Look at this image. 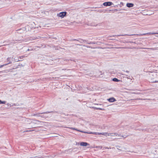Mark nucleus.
Segmentation results:
<instances>
[{
	"mask_svg": "<svg viewBox=\"0 0 158 158\" xmlns=\"http://www.w3.org/2000/svg\"><path fill=\"white\" fill-rule=\"evenodd\" d=\"M149 75V79L151 82L153 83L158 82V75L155 73H151Z\"/></svg>",
	"mask_w": 158,
	"mask_h": 158,
	"instance_id": "obj_1",
	"label": "nucleus"
},
{
	"mask_svg": "<svg viewBox=\"0 0 158 158\" xmlns=\"http://www.w3.org/2000/svg\"><path fill=\"white\" fill-rule=\"evenodd\" d=\"M52 112V111H50V112H42L40 113L39 114H35L33 115L34 116H36L37 117H43L44 118H46L47 117H48L49 116H47L46 115H40V114H47L48 113H51Z\"/></svg>",
	"mask_w": 158,
	"mask_h": 158,
	"instance_id": "obj_2",
	"label": "nucleus"
},
{
	"mask_svg": "<svg viewBox=\"0 0 158 158\" xmlns=\"http://www.w3.org/2000/svg\"><path fill=\"white\" fill-rule=\"evenodd\" d=\"M69 128L70 129H71L75 130L81 132H82L84 133H88L89 134H95V135H99L98 132H87L86 131H81L79 130H78L77 129H76L75 128H74V127H69Z\"/></svg>",
	"mask_w": 158,
	"mask_h": 158,
	"instance_id": "obj_3",
	"label": "nucleus"
},
{
	"mask_svg": "<svg viewBox=\"0 0 158 158\" xmlns=\"http://www.w3.org/2000/svg\"><path fill=\"white\" fill-rule=\"evenodd\" d=\"M67 13L66 12H63L60 13L58 15L59 17H61L62 18H63L65 16Z\"/></svg>",
	"mask_w": 158,
	"mask_h": 158,
	"instance_id": "obj_4",
	"label": "nucleus"
},
{
	"mask_svg": "<svg viewBox=\"0 0 158 158\" xmlns=\"http://www.w3.org/2000/svg\"><path fill=\"white\" fill-rule=\"evenodd\" d=\"M99 135H104L106 136H109L110 135L112 136H113V135H111V133H108V132H103V133H99Z\"/></svg>",
	"mask_w": 158,
	"mask_h": 158,
	"instance_id": "obj_5",
	"label": "nucleus"
},
{
	"mask_svg": "<svg viewBox=\"0 0 158 158\" xmlns=\"http://www.w3.org/2000/svg\"><path fill=\"white\" fill-rule=\"evenodd\" d=\"M111 2H106L103 3V5L104 6H110L112 4Z\"/></svg>",
	"mask_w": 158,
	"mask_h": 158,
	"instance_id": "obj_6",
	"label": "nucleus"
},
{
	"mask_svg": "<svg viewBox=\"0 0 158 158\" xmlns=\"http://www.w3.org/2000/svg\"><path fill=\"white\" fill-rule=\"evenodd\" d=\"M26 30V29L24 28H23V29L21 28L20 29H19V30H17V33H23L24 31Z\"/></svg>",
	"mask_w": 158,
	"mask_h": 158,
	"instance_id": "obj_7",
	"label": "nucleus"
},
{
	"mask_svg": "<svg viewBox=\"0 0 158 158\" xmlns=\"http://www.w3.org/2000/svg\"><path fill=\"white\" fill-rule=\"evenodd\" d=\"M107 100H108L110 102H112L116 101V100L114 97L110 98L108 99Z\"/></svg>",
	"mask_w": 158,
	"mask_h": 158,
	"instance_id": "obj_8",
	"label": "nucleus"
},
{
	"mask_svg": "<svg viewBox=\"0 0 158 158\" xmlns=\"http://www.w3.org/2000/svg\"><path fill=\"white\" fill-rule=\"evenodd\" d=\"M80 145L81 146H86L89 145V144L86 142H82L80 143Z\"/></svg>",
	"mask_w": 158,
	"mask_h": 158,
	"instance_id": "obj_9",
	"label": "nucleus"
},
{
	"mask_svg": "<svg viewBox=\"0 0 158 158\" xmlns=\"http://www.w3.org/2000/svg\"><path fill=\"white\" fill-rule=\"evenodd\" d=\"M158 34V33H155V32H148L146 33H145L144 34V35H155V34Z\"/></svg>",
	"mask_w": 158,
	"mask_h": 158,
	"instance_id": "obj_10",
	"label": "nucleus"
},
{
	"mask_svg": "<svg viewBox=\"0 0 158 158\" xmlns=\"http://www.w3.org/2000/svg\"><path fill=\"white\" fill-rule=\"evenodd\" d=\"M127 6L128 7H132L133 6L134 4L132 3H127Z\"/></svg>",
	"mask_w": 158,
	"mask_h": 158,
	"instance_id": "obj_11",
	"label": "nucleus"
},
{
	"mask_svg": "<svg viewBox=\"0 0 158 158\" xmlns=\"http://www.w3.org/2000/svg\"><path fill=\"white\" fill-rule=\"evenodd\" d=\"M13 58V57L11 58V57H8L7 59V61L9 62V63H7V65L9 64H10L12 63L11 62V59H12Z\"/></svg>",
	"mask_w": 158,
	"mask_h": 158,
	"instance_id": "obj_12",
	"label": "nucleus"
},
{
	"mask_svg": "<svg viewBox=\"0 0 158 158\" xmlns=\"http://www.w3.org/2000/svg\"><path fill=\"white\" fill-rule=\"evenodd\" d=\"M81 41H78L80 43H86L87 41L86 40H81Z\"/></svg>",
	"mask_w": 158,
	"mask_h": 158,
	"instance_id": "obj_13",
	"label": "nucleus"
},
{
	"mask_svg": "<svg viewBox=\"0 0 158 158\" xmlns=\"http://www.w3.org/2000/svg\"><path fill=\"white\" fill-rule=\"evenodd\" d=\"M113 81H115V82H118L119 81H120V80H118L117 78H114L113 79Z\"/></svg>",
	"mask_w": 158,
	"mask_h": 158,
	"instance_id": "obj_14",
	"label": "nucleus"
},
{
	"mask_svg": "<svg viewBox=\"0 0 158 158\" xmlns=\"http://www.w3.org/2000/svg\"><path fill=\"white\" fill-rule=\"evenodd\" d=\"M6 102V101H2L0 100V104H5Z\"/></svg>",
	"mask_w": 158,
	"mask_h": 158,
	"instance_id": "obj_15",
	"label": "nucleus"
},
{
	"mask_svg": "<svg viewBox=\"0 0 158 158\" xmlns=\"http://www.w3.org/2000/svg\"><path fill=\"white\" fill-rule=\"evenodd\" d=\"M111 135H116V136H120V135H118V134L116 133H111Z\"/></svg>",
	"mask_w": 158,
	"mask_h": 158,
	"instance_id": "obj_16",
	"label": "nucleus"
},
{
	"mask_svg": "<svg viewBox=\"0 0 158 158\" xmlns=\"http://www.w3.org/2000/svg\"><path fill=\"white\" fill-rule=\"evenodd\" d=\"M7 65V64H4L3 65H0V68H1L2 67H3Z\"/></svg>",
	"mask_w": 158,
	"mask_h": 158,
	"instance_id": "obj_17",
	"label": "nucleus"
},
{
	"mask_svg": "<svg viewBox=\"0 0 158 158\" xmlns=\"http://www.w3.org/2000/svg\"><path fill=\"white\" fill-rule=\"evenodd\" d=\"M95 109L96 110H103V109H102V108H97V107L95 108Z\"/></svg>",
	"mask_w": 158,
	"mask_h": 158,
	"instance_id": "obj_18",
	"label": "nucleus"
},
{
	"mask_svg": "<svg viewBox=\"0 0 158 158\" xmlns=\"http://www.w3.org/2000/svg\"><path fill=\"white\" fill-rule=\"evenodd\" d=\"M128 135L126 136V135H120V136L123 137L124 138H126L127 137H128Z\"/></svg>",
	"mask_w": 158,
	"mask_h": 158,
	"instance_id": "obj_19",
	"label": "nucleus"
},
{
	"mask_svg": "<svg viewBox=\"0 0 158 158\" xmlns=\"http://www.w3.org/2000/svg\"><path fill=\"white\" fill-rule=\"evenodd\" d=\"M89 44H95V43L94 42H90V43H88Z\"/></svg>",
	"mask_w": 158,
	"mask_h": 158,
	"instance_id": "obj_20",
	"label": "nucleus"
},
{
	"mask_svg": "<svg viewBox=\"0 0 158 158\" xmlns=\"http://www.w3.org/2000/svg\"><path fill=\"white\" fill-rule=\"evenodd\" d=\"M104 149L105 148V149H111L110 148H108V147H104Z\"/></svg>",
	"mask_w": 158,
	"mask_h": 158,
	"instance_id": "obj_21",
	"label": "nucleus"
},
{
	"mask_svg": "<svg viewBox=\"0 0 158 158\" xmlns=\"http://www.w3.org/2000/svg\"><path fill=\"white\" fill-rule=\"evenodd\" d=\"M146 49H151L152 50H156L155 49V48H146Z\"/></svg>",
	"mask_w": 158,
	"mask_h": 158,
	"instance_id": "obj_22",
	"label": "nucleus"
},
{
	"mask_svg": "<svg viewBox=\"0 0 158 158\" xmlns=\"http://www.w3.org/2000/svg\"><path fill=\"white\" fill-rule=\"evenodd\" d=\"M98 12H102V10H98Z\"/></svg>",
	"mask_w": 158,
	"mask_h": 158,
	"instance_id": "obj_23",
	"label": "nucleus"
},
{
	"mask_svg": "<svg viewBox=\"0 0 158 158\" xmlns=\"http://www.w3.org/2000/svg\"><path fill=\"white\" fill-rule=\"evenodd\" d=\"M126 72L127 73H129V71L127 70L126 71Z\"/></svg>",
	"mask_w": 158,
	"mask_h": 158,
	"instance_id": "obj_24",
	"label": "nucleus"
},
{
	"mask_svg": "<svg viewBox=\"0 0 158 158\" xmlns=\"http://www.w3.org/2000/svg\"><path fill=\"white\" fill-rule=\"evenodd\" d=\"M73 40H77V41H79L78 40H76V39H73Z\"/></svg>",
	"mask_w": 158,
	"mask_h": 158,
	"instance_id": "obj_25",
	"label": "nucleus"
},
{
	"mask_svg": "<svg viewBox=\"0 0 158 158\" xmlns=\"http://www.w3.org/2000/svg\"><path fill=\"white\" fill-rule=\"evenodd\" d=\"M135 35V34H134V35Z\"/></svg>",
	"mask_w": 158,
	"mask_h": 158,
	"instance_id": "obj_26",
	"label": "nucleus"
},
{
	"mask_svg": "<svg viewBox=\"0 0 158 158\" xmlns=\"http://www.w3.org/2000/svg\"><path fill=\"white\" fill-rule=\"evenodd\" d=\"M31 50L30 49H28L27 50V51H31Z\"/></svg>",
	"mask_w": 158,
	"mask_h": 158,
	"instance_id": "obj_27",
	"label": "nucleus"
},
{
	"mask_svg": "<svg viewBox=\"0 0 158 158\" xmlns=\"http://www.w3.org/2000/svg\"><path fill=\"white\" fill-rule=\"evenodd\" d=\"M36 121H37V122H40V121H39V120H36Z\"/></svg>",
	"mask_w": 158,
	"mask_h": 158,
	"instance_id": "obj_28",
	"label": "nucleus"
},
{
	"mask_svg": "<svg viewBox=\"0 0 158 158\" xmlns=\"http://www.w3.org/2000/svg\"><path fill=\"white\" fill-rule=\"evenodd\" d=\"M156 49H157V50H158V48H156Z\"/></svg>",
	"mask_w": 158,
	"mask_h": 158,
	"instance_id": "obj_29",
	"label": "nucleus"
},
{
	"mask_svg": "<svg viewBox=\"0 0 158 158\" xmlns=\"http://www.w3.org/2000/svg\"><path fill=\"white\" fill-rule=\"evenodd\" d=\"M55 112V113H57V112H56V111L55 112Z\"/></svg>",
	"mask_w": 158,
	"mask_h": 158,
	"instance_id": "obj_30",
	"label": "nucleus"
},
{
	"mask_svg": "<svg viewBox=\"0 0 158 158\" xmlns=\"http://www.w3.org/2000/svg\"><path fill=\"white\" fill-rule=\"evenodd\" d=\"M132 94H135V93L133 92V93H132Z\"/></svg>",
	"mask_w": 158,
	"mask_h": 158,
	"instance_id": "obj_31",
	"label": "nucleus"
},
{
	"mask_svg": "<svg viewBox=\"0 0 158 158\" xmlns=\"http://www.w3.org/2000/svg\"><path fill=\"white\" fill-rule=\"evenodd\" d=\"M156 36L158 37V35H156Z\"/></svg>",
	"mask_w": 158,
	"mask_h": 158,
	"instance_id": "obj_32",
	"label": "nucleus"
}]
</instances>
